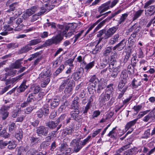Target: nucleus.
<instances>
[{
    "label": "nucleus",
    "mask_w": 155,
    "mask_h": 155,
    "mask_svg": "<svg viewBox=\"0 0 155 155\" xmlns=\"http://www.w3.org/2000/svg\"><path fill=\"white\" fill-rule=\"evenodd\" d=\"M113 86L112 84L108 85L104 91L99 96L98 101L100 105H105L106 102L109 101L112 96L114 90Z\"/></svg>",
    "instance_id": "obj_1"
},
{
    "label": "nucleus",
    "mask_w": 155,
    "mask_h": 155,
    "mask_svg": "<svg viewBox=\"0 0 155 155\" xmlns=\"http://www.w3.org/2000/svg\"><path fill=\"white\" fill-rule=\"evenodd\" d=\"M51 75V73L50 71L46 69H44L43 71L39 74L41 77L44 78L43 80V81L41 84V86L42 87H45L49 83L50 81V76Z\"/></svg>",
    "instance_id": "obj_2"
},
{
    "label": "nucleus",
    "mask_w": 155,
    "mask_h": 155,
    "mask_svg": "<svg viewBox=\"0 0 155 155\" xmlns=\"http://www.w3.org/2000/svg\"><path fill=\"white\" fill-rule=\"evenodd\" d=\"M118 2V1H113L112 2L110 1H108L106 3L102 4L99 7L98 11L100 14H101L110 8H112Z\"/></svg>",
    "instance_id": "obj_3"
},
{
    "label": "nucleus",
    "mask_w": 155,
    "mask_h": 155,
    "mask_svg": "<svg viewBox=\"0 0 155 155\" xmlns=\"http://www.w3.org/2000/svg\"><path fill=\"white\" fill-rule=\"evenodd\" d=\"M63 39L62 37L60 35H58L51 38L47 40L42 45L39 46V48L43 47L50 46L53 44H57Z\"/></svg>",
    "instance_id": "obj_4"
},
{
    "label": "nucleus",
    "mask_w": 155,
    "mask_h": 155,
    "mask_svg": "<svg viewBox=\"0 0 155 155\" xmlns=\"http://www.w3.org/2000/svg\"><path fill=\"white\" fill-rule=\"evenodd\" d=\"M79 140L76 139L73 140L70 143V146L73 147V152L75 153L78 152L83 147Z\"/></svg>",
    "instance_id": "obj_5"
},
{
    "label": "nucleus",
    "mask_w": 155,
    "mask_h": 155,
    "mask_svg": "<svg viewBox=\"0 0 155 155\" xmlns=\"http://www.w3.org/2000/svg\"><path fill=\"white\" fill-rule=\"evenodd\" d=\"M118 28L117 26H114L109 28L106 31L105 35L102 38L103 39H106L110 37L116 32Z\"/></svg>",
    "instance_id": "obj_6"
},
{
    "label": "nucleus",
    "mask_w": 155,
    "mask_h": 155,
    "mask_svg": "<svg viewBox=\"0 0 155 155\" xmlns=\"http://www.w3.org/2000/svg\"><path fill=\"white\" fill-rule=\"evenodd\" d=\"M79 110H73L70 113L71 118L76 121H79L82 118V115L79 114Z\"/></svg>",
    "instance_id": "obj_7"
},
{
    "label": "nucleus",
    "mask_w": 155,
    "mask_h": 155,
    "mask_svg": "<svg viewBox=\"0 0 155 155\" xmlns=\"http://www.w3.org/2000/svg\"><path fill=\"white\" fill-rule=\"evenodd\" d=\"M120 66L118 65L115 68H108V69L110 73V76L114 78H116L120 70Z\"/></svg>",
    "instance_id": "obj_8"
},
{
    "label": "nucleus",
    "mask_w": 155,
    "mask_h": 155,
    "mask_svg": "<svg viewBox=\"0 0 155 155\" xmlns=\"http://www.w3.org/2000/svg\"><path fill=\"white\" fill-rule=\"evenodd\" d=\"M97 88V93L100 94L102 90H104L106 86L107 83L106 82L104 81V79L101 78L98 82Z\"/></svg>",
    "instance_id": "obj_9"
},
{
    "label": "nucleus",
    "mask_w": 155,
    "mask_h": 155,
    "mask_svg": "<svg viewBox=\"0 0 155 155\" xmlns=\"http://www.w3.org/2000/svg\"><path fill=\"white\" fill-rule=\"evenodd\" d=\"M18 6V4L17 3L15 2L9 5V8L7 11V12H10L12 11H15V12L17 13V11L18 10V9L19 8ZM18 12L19 13L18 14L16 13L15 14L16 15H19L21 13L20 12H19L18 11Z\"/></svg>",
    "instance_id": "obj_10"
},
{
    "label": "nucleus",
    "mask_w": 155,
    "mask_h": 155,
    "mask_svg": "<svg viewBox=\"0 0 155 155\" xmlns=\"http://www.w3.org/2000/svg\"><path fill=\"white\" fill-rule=\"evenodd\" d=\"M117 128V126L113 128L112 130L110 131L109 133L107 135V136L110 137L111 138L116 139L118 133V131H120L121 130V129L120 128H119L118 130H116Z\"/></svg>",
    "instance_id": "obj_11"
},
{
    "label": "nucleus",
    "mask_w": 155,
    "mask_h": 155,
    "mask_svg": "<svg viewBox=\"0 0 155 155\" xmlns=\"http://www.w3.org/2000/svg\"><path fill=\"white\" fill-rule=\"evenodd\" d=\"M60 122L59 119L57 120L55 123L53 121H49L46 123V126L48 127L50 129H53L55 128L58 124Z\"/></svg>",
    "instance_id": "obj_12"
},
{
    "label": "nucleus",
    "mask_w": 155,
    "mask_h": 155,
    "mask_svg": "<svg viewBox=\"0 0 155 155\" xmlns=\"http://www.w3.org/2000/svg\"><path fill=\"white\" fill-rule=\"evenodd\" d=\"M137 120L138 119H136L127 123L125 126L124 131L125 132L127 131L130 128L134 125Z\"/></svg>",
    "instance_id": "obj_13"
},
{
    "label": "nucleus",
    "mask_w": 155,
    "mask_h": 155,
    "mask_svg": "<svg viewBox=\"0 0 155 155\" xmlns=\"http://www.w3.org/2000/svg\"><path fill=\"white\" fill-rule=\"evenodd\" d=\"M155 12V7L152 5L147 8V9L145 11V14L147 16H150L153 15Z\"/></svg>",
    "instance_id": "obj_14"
},
{
    "label": "nucleus",
    "mask_w": 155,
    "mask_h": 155,
    "mask_svg": "<svg viewBox=\"0 0 155 155\" xmlns=\"http://www.w3.org/2000/svg\"><path fill=\"white\" fill-rule=\"evenodd\" d=\"M5 70L6 72L5 73V75H6L7 77L14 76L17 72V71L15 70H13L8 68H5Z\"/></svg>",
    "instance_id": "obj_15"
},
{
    "label": "nucleus",
    "mask_w": 155,
    "mask_h": 155,
    "mask_svg": "<svg viewBox=\"0 0 155 155\" xmlns=\"http://www.w3.org/2000/svg\"><path fill=\"white\" fill-rule=\"evenodd\" d=\"M9 112L2 107L0 109V115L3 120H5L8 116Z\"/></svg>",
    "instance_id": "obj_16"
},
{
    "label": "nucleus",
    "mask_w": 155,
    "mask_h": 155,
    "mask_svg": "<svg viewBox=\"0 0 155 155\" xmlns=\"http://www.w3.org/2000/svg\"><path fill=\"white\" fill-rule=\"evenodd\" d=\"M79 99L78 97H76L74 98L72 101L71 105L74 109V110H79V105L78 101Z\"/></svg>",
    "instance_id": "obj_17"
},
{
    "label": "nucleus",
    "mask_w": 155,
    "mask_h": 155,
    "mask_svg": "<svg viewBox=\"0 0 155 155\" xmlns=\"http://www.w3.org/2000/svg\"><path fill=\"white\" fill-rule=\"evenodd\" d=\"M119 37L120 36L118 34L115 35L109 40V44L111 45L115 44L116 42H118Z\"/></svg>",
    "instance_id": "obj_18"
},
{
    "label": "nucleus",
    "mask_w": 155,
    "mask_h": 155,
    "mask_svg": "<svg viewBox=\"0 0 155 155\" xmlns=\"http://www.w3.org/2000/svg\"><path fill=\"white\" fill-rule=\"evenodd\" d=\"M70 81V78H68L64 80L62 82L61 85L59 88V91H61L65 87V86L68 85V84Z\"/></svg>",
    "instance_id": "obj_19"
},
{
    "label": "nucleus",
    "mask_w": 155,
    "mask_h": 155,
    "mask_svg": "<svg viewBox=\"0 0 155 155\" xmlns=\"http://www.w3.org/2000/svg\"><path fill=\"white\" fill-rule=\"evenodd\" d=\"M141 83L140 81H138L137 80H136L134 78L132 80L130 85L133 88H137L138 86L141 85Z\"/></svg>",
    "instance_id": "obj_20"
},
{
    "label": "nucleus",
    "mask_w": 155,
    "mask_h": 155,
    "mask_svg": "<svg viewBox=\"0 0 155 155\" xmlns=\"http://www.w3.org/2000/svg\"><path fill=\"white\" fill-rule=\"evenodd\" d=\"M35 97V95H34L33 93L29 94L27 97V101L30 104L34 101L37 100L38 98Z\"/></svg>",
    "instance_id": "obj_21"
},
{
    "label": "nucleus",
    "mask_w": 155,
    "mask_h": 155,
    "mask_svg": "<svg viewBox=\"0 0 155 155\" xmlns=\"http://www.w3.org/2000/svg\"><path fill=\"white\" fill-rule=\"evenodd\" d=\"M32 48L31 45L28 44H27L25 46L22 48L20 50L21 53H25L31 50Z\"/></svg>",
    "instance_id": "obj_22"
},
{
    "label": "nucleus",
    "mask_w": 155,
    "mask_h": 155,
    "mask_svg": "<svg viewBox=\"0 0 155 155\" xmlns=\"http://www.w3.org/2000/svg\"><path fill=\"white\" fill-rule=\"evenodd\" d=\"M154 118L152 113L150 112L148 115L144 117L143 120L145 122H147L149 120L155 121V119Z\"/></svg>",
    "instance_id": "obj_23"
},
{
    "label": "nucleus",
    "mask_w": 155,
    "mask_h": 155,
    "mask_svg": "<svg viewBox=\"0 0 155 155\" xmlns=\"http://www.w3.org/2000/svg\"><path fill=\"white\" fill-rule=\"evenodd\" d=\"M73 131L74 130L72 128H66L63 130L62 134L63 136H65L68 134H71Z\"/></svg>",
    "instance_id": "obj_24"
},
{
    "label": "nucleus",
    "mask_w": 155,
    "mask_h": 155,
    "mask_svg": "<svg viewBox=\"0 0 155 155\" xmlns=\"http://www.w3.org/2000/svg\"><path fill=\"white\" fill-rule=\"evenodd\" d=\"M22 60V59L16 60L12 65V68L14 69H18L21 68L22 64L21 61Z\"/></svg>",
    "instance_id": "obj_25"
},
{
    "label": "nucleus",
    "mask_w": 155,
    "mask_h": 155,
    "mask_svg": "<svg viewBox=\"0 0 155 155\" xmlns=\"http://www.w3.org/2000/svg\"><path fill=\"white\" fill-rule=\"evenodd\" d=\"M15 17H12L10 18L9 21H8V24H9V25H12L13 27L15 28H17L18 25L16 22H15Z\"/></svg>",
    "instance_id": "obj_26"
},
{
    "label": "nucleus",
    "mask_w": 155,
    "mask_h": 155,
    "mask_svg": "<svg viewBox=\"0 0 155 155\" xmlns=\"http://www.w3.org/2000/svg\"><path fill=\"white\" fill-rule=\"evenodd\" d=\"M60 102V100L59 99H54L51 103V108L54 109L55 107L58 106Z\"/></svg>",
    "instance_id": "obj_27"
},
{
    "label": "nucleus",
    "mask_w": 155,
    "mask_h": 155,
    "mask_svg": "<svg viewBox=\"0 0 155 155\" xmlns=\"http://www.w3.org/2000/svg\"><path fill=\"white\" fill-rule=\"evenodd\" d=\"M120 77L121 80L126 81L128 77V74L126 70H123L121 73Z\"/></svg>",
    "instance_id": "obj_28"
},
{
    "label": "nucleus",
    "mask_w": 155,
    "mask_h": 155,
    "mask_svg": "<svg viewBox=\"0 0 155 155\" xmlns=\"http://www.w3.org/2000/svg\"><path fill=\"white\" fill-rule=\"evenodd\" d=\"M126 41L124 39L122 40L120 43L117 44V50L120 51L123 49L125 45Z\"/></svg>",
    "instance_id": "obj_29"
},
{
    "label": "nucleus",
    "mask_w": 155,
    "mask_h": 155,
    "mask_svg": "<svg viewBox=\"0 0 155 155\" xmlns=\"http://www.w3.org/2000/svg\"><path fill=\"white\" fill-rule=\"evenodd\" d=\"M89 81L90 82L94 84V85L96 86L99 81L96 75L94 74L91 77Z\"/></svg>",
    "instance_id": "obj_30"
},
{
    "label": "nucleus",
    "mask_w": 155,
    "mask_h": 155,
    "mask_svg": "<svg viewBox=\"0 0 155 155\" xmlns=\"http://www.w3.org/2000/svg\"><path fill=\"white\" fill-rule=\"evenodd\" d=\"M17 128V126L15 123L12 122L8 125V130L10 132L12 133L15 131Z\"/></svg>",
    "instance_id": "obj_31"
},
{
    "label": "nucleus",
    "mask_w": 155,
    "mask_h": 155,
    "mask_svg": "<svg viewBox=\"0 0 155 155\" xmlns=\"http://www.w3.org/2000/svg\"><path fill=\"white\" fill-rule=\"evenodd\" d=\"M116 62V60L114 58L111 57L110 59H109V66L108 67V68H115L114 66L115 63Z\"/></svg>",
    "instance_id": "obj_32"
},
{
    "label": "nucleus",
    "mask_w": 155,
    "mask_h": 155,
    "mask_svg": "<svg viewBox=\"0 0 155 155\" xmlns=\"http://www.w3.org/2000/svg\"><path fill=\"white\" fill-rule=\"evenodd\" d=\"M68 31V28L67 27H66L65 30L63 32V35L67 38H69L73 34L74 31H69L68 33H67V32Z\"/></svg>",
    "instance_id": "obj_33"
},
{
    "label": "nucleus",
    "mask_w": 155,
    "mask_h": 155,
    "mask_svg": "<svg viewBox=\"0 0 155 155\" xmlns=\"http://www.w3.org/2000/svg\"><path fill=\"white\" fill-rule=\"evenodd\" d=\"M68 146L66 143H63L59 147V150L61 153L63 154Z\"/></svg>",
    "instance_id": "obj_34"
},
{
    "label": "nucleus",
    "mask_w": 155,
    "mask_h": 155,
    "mask_svg": "<svg viewBox=\"0 0 155 155\" xmlns=\"http://www.w3.org/2000/svg\"><path fill=\"white\" fill-rule=\"evenodd\" d=\"M130 146V144H127L123 146L121 148L118 149L117 150L116 152L117 154L114 155H117V154H119V155H121L120 153L122 152V151L124 150L129 148Z\"/></svg>",
    "instance_id": "obj_35"
},
{
    "label": "nucleus",
    "mask_w": 155,
    "mask_h": 155,
    "mask_svg": "<svg viewBox=\"0 0 155 155\" xmlns=\"http://www.w3.org/2000/svg\"><path fill=\"white\" fill-rule=\"evenodd\" d=\"M112 53V47H108L105 49L103 53V54L104 56H108Z\"/></svg>",
    "instance_id": "obj_36"
},
{
    "label": "nucleus",
    "mask_w": 155,
    "mask_h": 155,
    "mask_svg": "<svg viewBox=\"0 0 155 155\" xmlns=\"http://www.w3.org/2000/svg\"><path fill=\"white\" fill-rule=\"evenodd\" d=\"M95 62L93 61L87 64L84 67V69L86 71H89L94 66Z\"/></svg>",
    "instance_id": "obj_37"
},
{
    "label": "nucleus",
    "mask_w": 155,
    "mask_h": 155,
    "mask_svg": "<svg viewBox=\"0 0 155 155\" xmlns=\"http://www.w3.org/2000/svg\"><path fill=\"white\" fill-rule=\"evenodd\" d=\"M29 139L31 144L32 145L38 143L39 141L38 138L34 137L33 136H30L29 137Z\"/></svg>",
    "instance_id": "obj_38"
},
{
    "label": "nucleus",
    "mask_w": 155,
    "mask_h": 155,
    "mask_svg": "<svg viewBox=\"0 0 155 155\" xmlns=\"http://www.w3.org/2000/svg\"><path fill=\"white\" fill-rule=\"evenodd\" d=\"M96 86L93 85H89L87 87L88 91L90 94H94L96 92V90L94 89Z\"/></svg>",
    "instance_id": "obj_39"
},
{
    "label": "nucleus",
    "mask_w": 155,
    "mask_h": 155,
    "mask_svg": "<svg viewBox=\"0 0 155 155\" xmlns=\"http://www.w3.org/2000/svg\"><path fill=\"white\" fill-rule=\"evenodd\" d=\"M8 144V148L11 150H12L16 147V145L15 142L13 141H8L7 145Z\"/></svg>",
    "instance_id": "obj_40"
},
{
    "label": "nucleus",
    "mask_w": 155,
    "mask_h": 155,
    "mask_svg": "<svg viewBox=\"0 0 155 155\" xmlns=\"http://www.w3.org/2000/svg\"><path fill=\"white\" fill-rule=\"evenodd\" d=\"M48 134V130L45 127L43 126L39 127V134H41L42 135L46 136Z\"/></svg>",
    "instance_id": "obj_41"
},
{
    "label": "nucleus",
    "mask_w": 155,
    "mask_h": 155,
    "mask_svg": "<svg viewBox=\"0 0 155 155\" xmlns=\"http://www.w3.org/2000/svg\"><path fill=\"white\" fill-rule=\"evenodd\" d=\"M137 148L134 147L130 149V150H128V152H127L126 154H125V155H134L136 153V152H137Z\"/></svg>",
    "instance_id": "obj_42"
},
{
    "label": "nucleus",
    "mask_w": 155,
    "mask_h": 155,
    "mask_svg": "<svg viewBox=\"0 0 155 155\" xmlns=\"http://www.w3.org/2000/svg\"><path fill=\"white\" fill-rule=\"evenodd\" d=\"M138 61V59L136 56H133L131 58V64L133 68H135L136 66L137 63Z\"/></svg>",
    "instance_id": "obj_43"
},
{
    "label": "nucleus",
    "mask_w": 155,
    "mask_h": 155,
    "mask_svg": "<svg viewBox=\"0 0 155 155\" xmlns=\"http://www.w3.org/2000/svg\"><path fill=\"white\" fill-rule=\"evenodd\" d=\"M128 14L125 13L122 15L120 19L118 20V22L119 24H121L123 23L128 16Z\"/></svg>",
    "instance_id": "obj_44"
},
{
    "label": "nucleus",
    "mask_w": 155,
    "mask_h": 155,
    "mask_svg": "<svg viewBox=\"0 0 155 155\" xmlns=\"http://www.w3.org/2000/svg\"><path fill=\"white\" fill-rule=\"evenodd\" d=\"M91 136L90 135L88 136L85 139L81 141H79L81 143L82 147H84L87 143L90 141Z\"/></svg>",
    "instance_id": "obj_45"
},
{
    "label": "nucleus",
    "mask_w": 155,
    "mask_h": 155,
    "mask_svg": "<svg viewBox=\"0 0 155 155\" xmlns=\"http://www.w3.org/2000/svg\"><path fill=\"white\" fill-rule=\"evenodd\" d=\"M143 12V10L142 9H140L137 11L134 15V17L133 18V20H135L139 17Z\"/></svg>",
    "instance_id": "obj_46"
},
{
    "label": "nucleus",
    "mask_w": 155,
    "mask_h": 155,
    "mask_svg": "<svg viewBox=\"0 0 155 155\" xmlns=\"http://www.w3.org/2000/svg\"><path fill=\"white\" fill-rule=\"evenodd\" d=\"M10 135L7 133L5 129L3 130L2 131H0V137H2L5 138H8Z\"/></svg>",
    "instance_id": "obj_47"
},
{
    "label": "nucleus",
    "mask_w": 155,
    "mask_h": 155,
    "mask_svg": "<svg viewBox=\"0 0 155 155\" xmlns=\"http://www.w3.org/2000/svg\"><path fill=\"white\" fill-rule=\"evenodd\" d=\"M27 88V86L26 85L23 86L21 84L18 87H17L16 90L18 93H20L24 91Z\"/></svg>",
    "instance_id": "obj_48"
},
{
    "label": "nucleus",
    "mask_w": 155,
    "mask_h": 155,
    "mask_svg": "<svg viewBox=\"0 0 155 155\" xmlns=\"http://www.w3.org/2000/svg\"><path fill=\"white\" fill-rule=\"evenodd\" d=\"M103 39L102 38H100L99 40H97L96 41L93 42H91L90 43V46L92 48H94V47H96L98 45L100 42Z\"/></svg>",
    "instance_id": "obj_49"
},
{
    "label": "nucleus",
    "mask_w": 155,
    "mask_h": 155,
    "mask_svg": "<svg viewBox=\"0 0 155 155\" xmlns=\"http://www.w3.org/2000/svg\"><path fill=\"white\" fill-rule=\"evenodd\" d=\"M41 111L42 112L41 114H39V118L41 117L43 114L46 116L48 114L49 109L47 108L43 107L41 109Z\"/></svg>",
    "instance_id": "obj_50"
},
{
    "label": "nucleus",
    "mask_w": 155,
    "mask_h": 155,
    "mask_svg": "<svg viewBox=\"0 0 155 155\" xmlns=\"http://www.w3.org/2000/svg\"><path fill=\"white\" fill-rule=\"evenodd\" d=\"M72 88L71 87H68L65 88L64 92L65 94L68 96L72 94Z\"/></svg>",
    "instance_id": "obj_51"
},
{
    "label": "nucleus",
    "mask_w": 155,
    "mask_h": 155,
    "mask_svg": "<svg viewBox=\"0 0 155 155\" xmlns=\"http://www.w3.org/2000/svg\"><path fill=\"white\" fill-rule=\"evenodd\" d=\"M91 106L87 104L86 106L83 108L82 114L84 115H87L88 111L90 109Z\"/></svg>",
    "instance_id": "obj_52"
},
{
    "label": "nucleus",
    "mask_w": 155,
    "mask_h": 155,
    "mask_svg": "<svg viewBox=\"0 0 155 155\" xmlns=\"http://www.w3.org/2000/svg\"><path fill=\"white\" fill-rule=\"evenodd\" d=\"M127 83V81H124L123 80H120L119 83V84L118 86V88H124L125 87H127V86L125 85L126 83Z\"/></svg>",
    "instance_id": "obj_53"
},
{
    "label": "nucleus",
    "mask_w": 155,
    "mask_h": 155,
    "mask_svg": "<svg viewBox=\"0 0 155 155\" xmlns=\"http://www.w3.org/2000/svg\"><path fill=\"white\" fill-rule=\"evenodd\" d=\"M73 78L75 81H77L81 78V73L80 71L75 72L73 74Z\"/></svg>",
    "instance_id": "obj_54"
},
{
    "label": "nucleus",
    "mask_w": 155,
    "mask_h": 155,
    "mask_svg": "<svg viewBox=\"0 0 155 155\" xmlns=\"http://www.w3.org/2000/svg\"><path fill=\"white\" fill-rule=\"evenodd\" d=\"M108 62L106 58H104L103 61L101 63L99 68L100 69H102L105 68L107 65Z\"/></svg>",
    "instance_id": "obj_55"
},
{
    "label": "nucleus",
    "mask_w": 155,
    "mask_h": 155,
    "mask_svg": "<svg viewBox=\"0 0 155 155\" xmlns=\"http://www.w3.org/2000/svg\"><path fill=\"white\" fill-rule=\"evenodd\" d=\"M101 114V112L99 110H94L91 115L92 119H95L96 118L98 117Z\"/></svg>",
    "instance_id": "obj_56"
},
{
    "label": "nucleus",
    "mask_w": 155,
    "mask_h": 155,
    "mask_svg": "<svg viewBox=\"0 0 155 155\" xmlns=\"http://www.w3.org/2000/svg\"><path fill=\"white\" fill-rule=\"evenodd\" d=\"M19 44L17 43H10L7 45V47L8 48L14 49L18 47Z\"/></svg>",
    "instance_id": "obj_57"
},
{
    "label": "nucleus",
    "mask_w": 155,
    "mask_h": 155,
    "mask_svg": "<svg viewBox=\"0 0 155 155\" xmlns=\"http://www.w3.org/2000/svg\"><path fill=\"white\" fill-rule=\"evenodd\" d=\"M15 137L19 141L21 140L23 137L22 131H19V132L16 133L15 135Z\"/></svg>",
    "instance_id": "obj_58"
},
{
    "label": "nucleus",
    "mask_w": 155,
    "mask_h": 155,
    "mask_svg": "<svg viewBox=\"0 0 155 155\" xmlns=\"http://www.w3.org/2000/svg\"><path fill=\"white\" fill-rule=\"evenodd\" d=\"M74 60V58H70L65 61L64 62V64L65 65H68L70 67L73 66V63Z\"/></svg>",
    "instance_id": "obj_59"
},
{
    "label": "nucleus",
    "mask_w": 155,
    "mask_h": 155,
    "mask_svg": "<svg viewBox=\"0 0 155 155\" xmlns=\"http://www.w3.org/2000/svg\"><path fill=\"white\" fill-rule=\"evenodd\" d=\"M64 66L63 64H62L60 65L59 68H58L56 70L55 74L56 75H57L59 73H61L64 69Z\"/></svg>",
    "instance_id": "obj_60"
},
{
    "label": "nucleus",
    "mask_w": 155,
    "mask_h": 155,
    "mask_svg": "<svg viewBox=\"0 0 155 155\" xmlns=\"http://www.w3.org/2000/svg\"><path fill=\"white\" fill-rule=\"evenodd\" d=\"M134 68L132 67V65L130 64H129L127 67L128 72L129 74H132L134 73Z\"/></svg>",
    "instance_id": "obj_61"
},
{
    "label": "nucleus",
    "mask_w": 155,
    "mask_h": 155,
    "mask_svg": "<svg viewBox=\"0 0 155 155\" xmlns=\"http://www.w3.org/2000/svg\"><path fill=\"white\" fill-rule=\"evenodd\" d=\"M106 33V31L105 30H101L100 31L98 32L97 35V37H100V38H102L104 35H105V34Z\"/></svg>",
    "instance_id": "obj_62"
},
{
    "label": "nucleus",
    "mask_w": 155,
    "mask_h": 155,
    "mask_svg": "<svg viewBox=\"0 0 155 155\" xmlns=\"http://www.w3.org/2000/svg\"><path fill=\"white\" fill-rule=\"evenodd\" d=\"M150 111V110H147L143 111L140 112L139 113L137 116V119H140L143 117L144 115L147 114Z\"/></svg>",
    "instance_id": "obj_63"
},
{
    "label": "nucleus",
    "mask_w": 155,
    "mask_h": 155,
    "mask_svg": "<svg viewBox=\"0 0 155 155\" xmlns=\"http://www.w3.org/2000/svg\"><path fill=\"white\" fill-rule=\"evenodd\" d=\"M20 78L18 76H17L15 78H11V82L12 84H15L17 83L20 79Z\"/></svg>",
    "instance_id": "obj_64"
}]
</instances>
